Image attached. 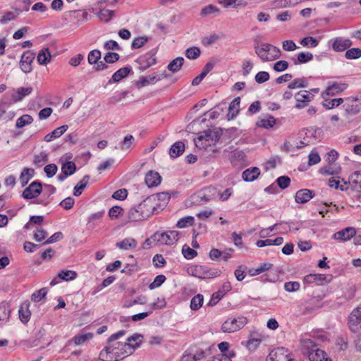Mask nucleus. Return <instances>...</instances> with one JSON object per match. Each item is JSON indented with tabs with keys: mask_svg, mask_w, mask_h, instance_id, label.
I'll return each instance as SVG.
<instances>
[{
	"mask_svg": "<svg viewBox=\"0 0 361 361\" xmlns=\"http://www.w3.org/2000/svg\"><path fill=\"white\" fill-rule=\"evenodd\" d=\"M154 198L147 197L142 202L132 207L128 213L130 222L143 221L152 214L159 213V208L154 204Z\"/></svg>",
	"mask_w": 361,
	"mask_h": 361,
	"instance_id": "f257e3e1",
	"label": "nucleus"
},
{
	"mask_svg": "<svg viewBox=\"0 0 361 361\" xmlns=\"http://www.w3.org/2000/svg\"><path fill=\"white\" fill-rule=\"evenodd\" d=\"M126 334L125 330H120L115 334L111 335L108 340V345L99 353V359L102 361H114L113 357L110 355L111 353L115 352H120L121 346H118V344H123L122 342H116L112 344L111 343L116 341L119 338L123 336Z\"/></svg>",
	"mask_w": 361,
	"mask_h": 361,
	"instance_id": "f03ea898",
	"label": "nucleus"
},
{
	"mask_svg": "<svg viewBox=\"0 0 361 361\" xmlns=\"http://www.w3.org/2000/svg\"><path fill=\"white\" fill-rule=\"evenodd\" d=\"M348 195L353 204L361 203V171H355L348 176Z\"/></svg>",
	"mask_w": 361,
	"mask_h": 361,
	"instance_id": "7ed1b4c3",
	"label": "nucleus"
},
{
	"mask_svg": "<svg viewBox=\"0 0 361 361\" xmlns=\"http://www.w3.org/2000/svg\"><path fill=\"white\" fill-rule=\"evenodd\" d=\"M223 130L221 128H214L207 129L199 133L198 137L195 139V143L197 147L204 148L209 144H204V142H212L214 144L218 142L222 135Z\"/></svg>",
	"mask_w": 361,
	"mask_h": 361,
	"instance_id": "20e7f679",
	"label": "nucleus"
},
{
	"mask_svg": "<svg viewBox=\"0 0 361 361\" xmlns=\"http://www.w3.org/2000/svg\"><path fill=\"white\" fill-rule=\"evenodd\" d=\"M188 272L192 276L202 279L216 278L221 273L219 269H209L204 265H193L188 269Z\"/></svg>",
	"mask_w": 361,
	"mask_h": 361,
	"instance_id": "39448f33",
	"label": "nucleus"
},
{
	"mask_svg": "<svg viewBox=\"0 0 361 361\" xmlns=\"http://www.w3.org/2000/svg\"><path fill=\"white\" fill-rule=\"evenodd\" d=\"M247 323L245 317H230L223 323L221 330L224 333H233L243 328Z\"/></svg>",
	"mask_w": 361,
	"mask_h": 361,
	"instance_id": "423d86ee",
	"label": "nucleus"
},
{
	"mask_svg": "<svg viewBox=\"0 0 361 361\" xmlns=\"http://www.w3.org/2000/svg\"><path fill=\"white\" fill-rule=\"evenodd\" d=\"M178 233L176 231L156 232L151 238L161 245H172L178 241Z\"/></svg>",
	"mask_w": 361,
	"mask_h": 361,
	"instance_id": "0eeeda50",
	"label": "nucleus"
},
{
	"mask_svg": "<svg viewBox=\"0 0 361 361\" xmlns=\"http://www.w3.org/2000/svg\"><path fill=\"white\" fill-rule=\"evenodd\" d=\"M158 51L157 48H154L147 53L140 56L135 62L139 65V69L144 71L157 63V58L155 55Z\"/></svg>",
	"mask_w": 361,
	"mask_h": 361,
	"instance_id": "6e6552de",
	"label": "nucleus"
},
{
	"mask_svg": "<svg viewBox=\"0 0 361 361\" xmlns=\"http://www.w3.org/2000/svg\"><path fill=\"white\" fill-rule=\"evenodd\" d=\"M305 345L310 361H321V359H324L325 352L318 348L314 339H307Z\"/></svg>",
	"mask_w": 361,
	"mask_h": 361,
	"instance_id": "1a4fd4ad",
	"label": "nucleus"
},
{
	"mask_svg": "<svg viewBox=\"0 0 361 361\" xmlns=\"http://www.w3.org/2000/svg\"><path fill=\"white\" fill-rule=\"evenodd\" d=\"M348 326L353 333L361 329V306L354 308L348 317Z\"/></svg>",
	"mask_w": 361,
	"mask_h": 361,
	"instance_id": "9d476101",
	"label": "nucleus"
},
{
	"mask_svg": "<svg viewBox=\"0 0 361 361\" xmlns=\"http://www.w3.org/2000/svg\"><path fill=\"white\" fill-rule=\"evenodd\" d=\"M327 85L326 90L321 94L322 98L339 94L345 91L348 87V84L346 82H338L336 81L329 82Z\"/></svg>",
	"mask_w": 361,
	"mask_h": 361,
	"instance_id": "9b49d317",
	"label": "nucleus"
},
{
	"mask_svg": "<svg viewBox=\"0 0 361 361\" xmlns=\"http://www.w3.org/2000/svg\"><path fill=\"white\" fill-rule=\"evenodd\" d=\"M271 361H294L293 353L284 347H279L272 350L269 355Z\"/></svg>",
	"mask_w": 361,
	"mask_h": 361,
	"instance_id": "f8f14e48",
	"label": "nucleus"
},
{
	"mask_svg": "<svg viewBox=\"0 0 361 361\" xmlns=\"http://www.w3.org/2000/svg\"><path fill=\"white\" fill-rule=\"evenodd\" d=\"M43 183L35 180L32 181L23 192L22 197L25 200L37 198L42 192Z\"/></svg>",
	"mask_w": 361,
	"mask_h": 361,
	"instance_id": "ddd939ff",
	"label": "nucleus"
},
{
	"mask_svg": "<svg viewBox=\"0 0 361 361\" xmlns=\"http://www.w3.org/2000/svg\"><path fill=\"white\" fill-rule=\"evenodd\" d=\"M216 188L212 185L205 187L196 192L192 198L199 204L208 202L214 197Z\"/></svg>",
	"mask_w": 361,
	"mask_h": 361,
	"instance_id": "4468645a",
	"label": "nucleus"
},
{
	"mask_svg": "<svg viewBox=\"0 0 361 361\" xmlns=\"http://www.w3.org/2000/svg\"><path fill=\"white\" fill-rule=\"evenodd\" d=\"M56 192V188L50 184L44 183L42 188V195L32 202L36 204H41L42 206H47L53 200L51 195Z\"/></svg>",
	"mask_w": 361,
	"mask_h": 361,
	"instance_id": "2eb2a0df",
	"label": "nucleus"
},
{
	"mask_svg": "<svg viewBox=\"0 0 361 361\" xmlns=\"http://www.w3.org/2000/svg\"><path fill=\"white\" fill-rule=\"evenodd\" d=\"M35 58V53L32 50H27L23 53L19 65L21 71L25 73H30L32 71V63Z\"/></svg>",
	"mask_w": 361,
	"mask_h": 361,
	"instance_id": "dca6fc26",
	"label": "nucleus"
},
{
	"mask_svg": "<svg viewBox=\"0 0 361 361\" xmlns=\"http://www.w3.org/2000/svg\"><path fill=\"white\" fill-rule=\"evenodd\" d=\"M142 344V341L133 344L128 343L127 341L124 342L123 344H118V346H121L120 352H115L114 355L116 356V360L114 361L118 360V357H122V358L130 355L134 353V351L140 347Z\"/></svg>",
	"mask_w": 361,
	"mask_h": 361,
	"instance_id": "f3484780",
	"label": "nucleus"
},
{
	"mask_svg": "<svg viewBox=\"0 0 361 361\" xmlns=\"http://www.w3.org/2000/svg\"><path fill=\"white\" fill-rule=\"evenodd\" d=\"M329 44H331L333 50L336 52H341L350 48L353 42L349 39H345L342 37H337L329 41Z\"/></svg>",
	"mask_w": 361,
	"mask_h": 361,
	"instance_id": "a211bd4d",
	"label": "nucleus"
},
{
	"mask_svg": "<svg viewBox=\"0 0 361 361\" xmlns=\"http://www.w3.org/2000/svg\"><path fill=\"white\" fill-rule=\"evenodd\" d=\"M356 235V229L354 227H346L336 232L333 238L341 242H345L353 238Z\"/></svg>",
	"mask_w": 361,
	"mask_h": 361,
	"instance_id": "6ab92c4d",
	"label": "nucleus"
},
{
	"mask_svg": "<svg viewBox=\"0 0 361 361\" xmlns=\"http://www.w3.org/2000/svg\"><path fill=\"white\" fill-rule=\"evenodd\" d=\"M132 72L133 69L130 66H127L119 68L113 74L111 78L107 82L104 87H106V85H111L113 82H120L122 79L126 78Z\"/></svg>",
	"mask_w": 361,
	"mask_h": 361,
	"instance_id": "aec40b11",
	"label": "nucleus"
},
{
	"mask_svg": "<svg viewBox=\"0 0 361 361\" xmlns=\"http://www.w3.org/2000/svg\"><path fill=\"white\" fill-rule=\"evenodd\" d=\"M296 104L295 107L298 109H303L307 106L308 102H311L314 99L313 94H306L303 91L297 92L295 95Z\"/></svg>",
	"mask_w": 361,
	"mask_h": 361,
	"instance_id": "412c9836",
	"label": "nucleus"
},
{
	"mask_svg": "<svg viewBox=\"0 0 361 361\" xmlns=\"http://www.w3.org/2000/svg\"><path fill=\"white\" fill-rule=\"evenodd\" d=\"M315 195L314 190L310 189H300L295 195V200L297 203L305 204L312 199Z\"/></svg>",
	"mask_w": 361,
	"mask_h": 361,
	"instance_id": "4be33fe9",
	"label": "nucleus"
},
{
	"mask_svg": "<svg viewBox=\"0 0 361 361\" xmlns=\"http://www.w3.org/2000/svg\"><path fill=\"white\" fill-rule=\"evenodd\" d=\"M148 197L154 198V204L159 208V212L163 210L164 207L168 204L171 198V195L168 192H162Z\"/></svg>",
	"mask_w": 361,
	"mask_h": 361,
	"instance_id": "5701e85b",
	"label": "nucleus"
},
{
	"mask_svg": "<svg viewBox=\"0 0 361 361\" xmlns=\"http://www.w3.org/2000/svg\"><path fill=\"white\" fill-rule=\"evenodd\" d=\"M161 176L158 172L149 171L145 175V181L148 188H154L161 183Z\"/></svg>",
	"mask_w": 361,
	"mask_h": 361,
	"instance_id": "b1692460",
	"label": "nucleus"
},
{
	"mask_svg": "<svg viewBox=\"0 0 361 361\" xmlns=\"http://www.w3.org/2000/svg\"><path fill=\"white\" fill-rule=\"evenodd\" d=\"M327 276L322 274H310L303 278V281L307 284L315 283L317 285H322L324 282H328Z\"/></svg>",
	"mask_w": 361,
	"mask_h": 361,
	"instance_id": "393cba45",
	"label": "nucleus"
},
{
	"mask_svg": "<svg viewBox=\"0 0 361 361\" xmlns=\"http://www.w3.org/2000/svg\"><path fill=\"white\" fill-rule=\"evenodd\" d=\"M33 91L32 87H20L18 88L14 94H12L11 101L13 102H18L21 101L25 97L30 95Z\"/></svg>",
	"mask_w": 361,
	"mask_h": 361,
	"instance_id": "a878e982",
	"label": "nucleus"
},
{
	"mask_svg": "<svg viewBox=\"0 0 361 361\" xmlns=\"http://www.w3.org/2000/svg\"><path fill=\"white\" fill-rule=\"evenodd\" d=\"M260 174L259 168L254 166L247 169L243 172L242 178L246 182H252L256 180Z\"/></svg>",
	"mask_w": 361,
	"mask_h": 361,
	"instance_id": "bb28decb",
	"label": "nucleus"
},
{
	"mask_svg": "<svg viewBox=\"0 0 361 361\" xmlns=\"http://www.w3.org/2000/svg\"><path fill=\"white\" fill-rule=\"evenodd\" d=\"M185 151V144L182 141H178L173 143L169 149V154L172 159H176Z\"/></svg>",
	"mask_w": 361,
	"mask_h": 361,
	"instance_id": "cd10ccee",
	"label": "nucleus"
},
{
	"mask_svg": "<svg viewBox=\"0 0 361 361\" xmlns=\"http://www.w3.org/2000/svg\"><path fill=\"white\" fill-rule=\"evenodd\" d=\"M313 54L309 51H302L296 55V57H292L291 61L294 65L306 63L313 59Z\"/></svg>",
	"mask_w": 361,
	"mask_h": 361,
	"instance_id": "c85d7f7f",
	"label": "nucleus"
},
{
	"mask_svg": "<svg viewBox=\"0 0 361 361\" xmlns=\"http://www.w3.org/2000/svg\"><path fill=\"white\" fill-rule=\"evenodd\" d=\"M161 80V77L157 78L155 75H149L147 77L142 76L135 82V86L140 89L149 84H155L157 81Z\"/></svg>",
	"mask_w": 361,
	"mask_h": 361,
	"instance_id": "c756f323",
	"label": "nucleus"
},
{
	"mask_svg": "<svg viewBox=\"0 0 361 361\" xmlns=\"http://www.w3.org/2000/svg\"><path fill=\"white\" fill-rule=\"evenodd\" d=\"M35 176V170L31 168H24L20 173L19 180L22 187H25Z\"/></svg>",
	"mask_w": 361,
	"mask_h": 361,
	"instance_id": "7c9ffc66",
	"label": "nucleus"
},
{
	"mask_svg": "<svg viewBox=\"0 0 361 361\" xmlns=\"http://www.w3.org/2000/svg\"><path fill=\"white\" fill-rule=\"evenodd\" d=\"M51 58L50 50L48 47L42 49L37 56V61L39 65H47L50 62Z\"/></svg>",
	"mask_w": 361,
	"mask_h": 361,
	"instance_id": "2f4dec72",
	"label": "nucleus"
},
{
	"mask_svg": "<svg viewBox=\"0 0 361 361\" xmlns=\"http://www.w3.org/2000/svg\"><path fill=\"white\" fill-rule=\"evenodd\" d=\"M276 119L271 115H267L265 118L258 120L256 123V126L259 128L264 129L271 128L276 124Z\"/></svg>",
	"mask_w": 361,
	"mask_h": 361,
	"instance_id": "473e14b6",
	"label": "nucleus"
},
{
	"mask_svg": "<svg viewBox=\"0 0 361 361\" xmlns=\"http://www.w3.org/2000/svg\"><path fill=\"white\" fill-rule=\"evenodd\" d=\"M116 13L113 10L106 8H101L97 13V16L101 21L104 23H109L114 17Z\"/></svg>",
	"mask_w": 361,
	"mask_h": 361,
	"instance_id": "72a5a7b5",
	"label": "nucleus"
},
{
	"mask_svg": "<svg viewBox=\"0 0 361 361\" xmlns=\"http://www.w3.org/2000/svg\"><path fill=\"white\" fill-rule=\"evenodd\" d=\"M90 178L89 175H85L82 180H80L73 188V195L75 197L80 196L85 188L88 184V181Z\"/></svg>",
	"mask_w": 361,
	"mask_h": 361,
	"instance_id": "f704fd0d",
	"label": "nucleus"
},
{
	"mask_svg": "<svg viewBox=\"0 0 361 361\" xmlns=\"http://www.w3.org/2000/svg\"><path fill=\"white\" fill-rule=\"evenodd\" d=\"M184 59L181 56H178L173 59L167 66V69L173 73L178 72L184 63Z\"/></svg>",
	"mask_w": 361,
	"mask_h": 361,
	"instance_id": "c9c22d12",
	"label": "nucleus"
},
{
	"mask_svg": "<svg viewBox=\"0 0 361 361\" xmlns=\"http://www.w3.org/2000/svg\"><path fill=\"white\" fill-rule=\"evenodd\" d=\"M324 99L322 102V106L326 109H332L335 107H338L339 105L343 104V98H335V99H329L328 97H325V98H322Z\"/></svg>",
	"mask_w": 361,
	"mask_h": 361,
	"instance_id": "e433bc0d",
	"label": "nucleus"
},
{
	"mask_svg": "<svg viewBox=\"0 0 361 361\" xmlns=\"http://www.w3.org/2000/svg\"><path fill=\"white\" fill-rule=\"evenodd\" d=\"M11 315V310L9 306L6 302L0 304V322L1 324L6 323Z\"/></svg>",
	"mask_w": 361,
	"mask_h": 361,
	"instance_id": "4c0bfd02",
	"label": "nucleus"
},
{
	"mask_svg": "<svg viewBox=\"0 0 361 361\" xmlns=\"http://www.w3.org/2000/svg\"><path fill=\"white\" fill-rule=\"evenodd\" d=\"M19 314V318L20 320L23 324H27L31 316V312L29 310V305L28 304H23L20 307V309L18 310Z\"/></svg>",
	"mask_w": 361,
	"mask_h": 361,
	"instance_id": "58836bf2",
	"label": "nucleus"
},
{
	"mask_svg": "<svg viewBox=\"0 0 361 361\" xmlns=\"http://www.w3.org/2000/svg\"><path fill=\"white\" fill-rule=\"evenodd\" d=\"M93 338V334L92 333H87L83 334H78L75 335L72 341L74 342L75 345H80L84 343L85 341L90 340ZM71 343V341H68L66 345H69Z\"/></svg>",
	"mask_w": 361,
	"mask_h": 361,
	"instance_id": "ea45409f",
	"label": "nucleus"
},
{
	"mask_svg": "<svg viewBox=\"0 0 361 361\" xmlns=\"http://www.w3.org/2000/svg\"><path fill=\"white\" fill-rule=\"evenodd\" d=\"M137 241L134 238H125L121 242L117 243L116 247L122 250H129L135 248Z\"/></svg>",
	"mask_w": 361,
	"mask_h": 361,
	"instance_id": "a19ab883",
	"label": "nucleus"
},
{
	"mask_svg": "<svg viewBox=\"0 0 361 361\" xmlns=\"http://www.w3.org/2000/svg\"><path fill=\"white\" fill-rule=\"evenodd\" d=\"M48 160V154L45 152H41L39 154L34 155L32 163L36 167L40 168L47 163Z\"/></svg>",
	"mask_w": 361,
	"mask_h": 361,
	"instance_id": "79ce46f5",
	"label": "nucleus"
},
{
	"mask_svg": "<svg viewBox=\"0 0 361 361\" xmlns=\"http://www.w3.org/2000/svg\"><path fill=\"white\" fill-rule=\"evenodd\" d=\"M271 44L269 43H262L259 49V51H257L259 55H257L259 58H260L263 61H269L268 55L269 52L271 50Z\"/></svg>",
	"mask_w": 361,
	"mask_h": 361,
	"instance_id": "37998d69",
	"label": "nucleus"
},
{
	"mask_svg": "<svg viewBox=\"0 0 361 361\" xmlns=\"http://www.w3.org/2000/svg\"><path fill=\"white\" fill-rule=\"evenodd\" d=\"M146 302H147V297L145 295H140L137 296L134 300H126L123 305V307L129 308L136 304L145 305V304H146Z\"/></svg>",
	"mask_w": 361,
	"mask_h": 361,
	"instance_id": "c03bdc74",
	"label": "nucleus"
},
{
	"mask_svg": "<svg viewBox=\"0 0 361 361\" xmlns=\"http://www.w3.org/2000/svg\"><path fill=\"white\" fill-rule=\"evenodd\" d=\"M78 274L73 270H61L58 274V277L66 281H73L76 279Z\"/></svg>",
	"mask_w": 361,
	"mask_h": 361,
	"instance_id": "a18cd8bd",
	"label": "nucleus"
},
{
	"mask_svg": "<svg viewBox=\"0 0 361 361\" xmlns=\"http://www.w3.org/2000/svg\"><path fill=\"white\" fill-rule=\"evenodd\" d=\"M357 288L355 284H348L343 290V297L346 300H353L356 294Z\"/></svg>",
	"mask_w": 361,
	"mask_h": 361,
	"instance_id": "49530a36",
	"label": "nucleus"
},
{
	"mask_svg": "<svg viewBox=\"0 0 361 361\" xmlns=\"http://www.w3.org/2000/svg\"><path fill=\"white\" fill-rule=\"evenodd\" d=\"M203 302V295L197 294L191 299L190 307L192 311H197L202 306Z\"/></svg>",
	"mask_w": 361,
	"mask_h": 361,
	"instance_id": "de8ad7c7",
	"label": "nucleus"
},
{
	"mask_svg": "<svg viewBox=\"0 0 361 361\" xmlns=\"http://www.w3.org/2000/svg\"><path fill=\"white\" fill-rule=\"evenodd\" d=\"M61 171L70 176L76 171V165L72 161H66L61 165Z\"/></svg>",
	"mask_w": 361,
	"mask_h": 361,
	"instance_id": "09e8293b",
	"label": "nucleus"
},
{
	"mask_svg": "<svg viewBox=\"0 0 361 361\" xmlns=\"http://www.w3.org/2000/svg\"><path fill=\"white\" fill-rule=\"evenodd\" d=\"M33 122V118L29 114H24L16 120V128H21L26 125L31 124Z\"/></svg>",
	"mask_w": 361,
	"mask_h": 361,
	"instance_id": "8fccbe9b",
	"label": "nucleus"
},
{
	"mask_svg": "<svg viewBox=\"0 0 361 361\" xmlns=\"http://www.w3.org/2000/svg\"><path fill=\"white\" fill-rule=\"evenodd\" d=\"M308 82L305 78L302 77L301 78H295L292 82H290L288 87L289 89H295V88H302L307 87Z\"/></svg>",
	"mask_w": 361,
	"mask_h": 361,
	"instance_id": "3c124183",
	"label": "nucleus"
},
{
	"mask_svg": "<svg viewBox=\"0 0 361 361\" xmlns=\"http://www.w3.org/2000/svg\"><path fill=\"white\" fill-rule=\"evenodd\" d=\"M102 53L99 49H94L89 52L87 61L90 65H95L100 60Z\"/></svg>",
	"mask_w": 361,
	"mask_h": 361,
	"instance_id": "603ef678",
	"label": "nucleus"
},
{
	"mask_svg": "<svg viewBox=\"0 0 361 361\" xmlns=\"http://www.w3.org/2000/svg\"><path fill=\"white\" fill-rule=\"evenodd\" d=\"M345 57L350 60L360 59L361 57V49L355 47L347 49Z\"/></svg>",
	"mask_w": 361,
	"mask_h": 361,
	"instance_id": "864d4df0",
	"label": "nucleus"
},
{
	"mask_svg": "<svg viewBox=\"0 0 361 361\" xmlns=\"http://www.w3.org/2000/svg\"><path fill=\"white\" fill-rule=\"evenodd\" d=\"M319 42L318 39L311 36L305 37L300 42L302 46L310 48L316 47L319 44Z\"/></svg>",
	"mask_w": 361,
	"mask_h": 361,
	"instance_id": "5fc2aeb1",
	"label": "nucleus"
},
{
	"mask_svg": "<svg viewBox=\"0 0 361 361\" xmlns=\"http://www.w3.org/2000/svg\"><path fill=\"white\" fill-rule=\"evenodd\" d=\"M104 213H105V211L102 210V211L92 214L88 217L87 225L90 227L93 228L96 225L95 221L102 219V217L104 216Z\"/></svg>",
	"mask_w": 361,
	"mask_h": 361,
	"instance_id": "6e6d98bb",
	"label": "nucleus"
},
{
	"mask_svg": "<svg viewBox=\"0 0 361 361\" xmlns=\"http://www.w3.org/2000/svg\"><path fill=\"white\" fill-rule=\"evenodd\" d=\"M195 219L193 216H187L180 219L176 224V226L180 228H186L193 225Z\"/></svg>",
	"mask_w": 361,
	"mask_h": 361,
	"instance_id": "4d7b16f0",
	"label": "nucleus"
},
{
	"mask_svg": "<svg viewBox=\"0 0 361 361\" xmlns=\"http://www.w3.org/2000/svg\"><path fill=\"white\" fill-rule=\"evenodd\" d=\"M135 142V138L132 135H127L120 142V148L122 150H127L131 147Z\"/></svg>",
	"mask_w": 361,
	"mask_h": 361,
	"instance_id": "13d9d810",
	"label": "nucleus"
},
{
	"mask_svg": "<svg viewBox=\"0 0 361 361\" xmlns=\"http://www.w3.org/2000/svg\"><path fill=\"white\" fill-rule=\"evenodd\" d=\"M182 254L186 259H192L197 255V251L190 247L187 244L183 245Z\"/></svg>",
	"mask_w": 361,
	"mask_h": 361,
	"instance_id": "bf43d9fd",
	"label": "nucleus"
},
{
	"mask_svg": "<svg viewBox=\"0 0 361 361\" xmlns=\"http://www.w3.org/2000/svg\"><path fill=\"white\" fill-rule=\"evenodd\" d=\"M201 54V50L197 47H192L188 48L185 51V56L192 60H195L197 59Z\"/></svg>",
	"mask_w": 361,
	"mask_h": 361,
	"instance_id": "052dcab7",
	"label": "nucleus"
},
{
	"mask_svg": "<svg viewBox=\"0 0 361 361\" xmlns=\"http://www.w3.org/2000/svg\"><path fill=\"white\" fill-rule=\"evenodd\" d=\"M246 154L243 150H235L232 152L231 161V162L243 163L245 161Z\"/></svg>",
	"mask_w": 361,
	"mask_h": 361,
	"instance_id": "680f3d73",
	"label": "nucleus"
},
{
	"mask_svg": "<svg viewBox=\"0 0 361 361\" xmlns=\"http://www.w3.org/2000/svg\"><path fill=\"white\" fill-rule=\"evenodd\" d=\"M220 12L221 11L217 6L209 4L201 9L200 15L204 17L212 13H220Z\"/></svg>",
	"mask_w": 361,
	"mask_h": 361,
	"instance_id": "e2e57ef3",
	"label": "nucleus"
},
{
	"mask_svg": "<svg viewBox=\"0 0 361 361\" xmlns=\"http://www.w3.org/2000/svg\"><path fill=\"white\" fill-rule=\"evenodd\" d=\"M281 271L279 268L276 269L274 273L270 272L268 274H265L263 276H262V281L264 282H271L274 283L279 280V273H280Z\"/></svg>",
	"mask_w": 361,
	"mask_h": 361,
	"instance_id": "0e129e2a",
	"label": "nucleus"
},
{
	"mask_svg": "<svg viewBox=\"0 0 361 361\" xmlns=\"http://www.w3.org/2000/svg\"><path fill=\"white\" fill-rule=\"evenodd\" d=\"M47 294V289L46 288H42L39 290L34 292L31 295L32 301L35 302H38L41 301L43 298L46 297Z\"/></svg>",
	"mask_w": 361,
	"mask_h": 361,
	"instance_id": "69168bd1",
	"label": "nucleus"
},
{
	"mask_svg": "<svg viewBox=\"0 0 361 361\" xmlns=\"http://www.w3.org/2000/svg\"><path fill=\"white\" fill-rule=\"evenodd\" d=\"M277 186L281 190L286 189L290 184V178L287 176H281L276 178Z\"/></svg>",
	"mask_w": 361,
	"mask_h": 361,
	"instance_id": "338daca9",
	"label": "nucleus"
},
{
	"mask_svg": "<svg viewBox=\"0 0 361 361\" xmlns=\"http://www.w3.org/2000/svg\"><path fill=\"white\" fill-rule=\"evenodd\" d=\"M148 39V37L145 36L135 37L132 42L131 48L133 49L141 48L147 42Z\"/></svg>",
	"mask_w": 361,
	"mask_h": 361,
	"instance_id": "774afa93",
	"label": "nucleus"
}]
</instances>
